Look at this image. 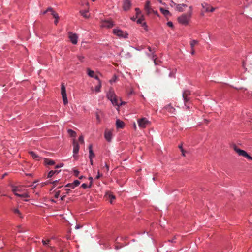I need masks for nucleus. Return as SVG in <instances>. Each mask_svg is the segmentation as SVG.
I'll return each mask as SVG.
<instances>
[{"label": "nucleus", "instance_id": "1", "mask_svg": "<svg viewBox=\"0 0 252 252\" xmlns=\"http://www.w3.org/2000/svg\"><path fill=\"white\" fill-rule=\"evenodd\" d=\"M108 98L111 101L114 105L119 106L118 100L112 88H111L107 94Z\"/></svg>", "mask_w": 252, "mask_h": 252}, {"label": "nucleus", "instance_id": "2", "mask_svg": "<svg viewBox=\"0 0 252 252\" xmlns=\"http://www.w3.org/2000/svg\"><path fill=\"white\" fill-rule=\"evenodd\" d=\"M233 149L239 155L245 157L250 160H252V158L244 150L240 149L236 145H234Z\"/></svg>", "mask_w": 252, "mask_h": 252}, {"label": "nucleus", "instance_id": "3", "mask_svg": "<svg viewBox=\"0 0 252 252\" xmlns=\"http://www.w3.org/2000/svg\"><path fill=\"white\" fill-rule=\"evenodd\" d=\"M190 17L191 16H189V15L188 13L183 14L178 18V21L182 24L187 25Z\"/></svg>", "mask_w": 252, "mask_h": 252}, {"label": "nucleus", "instance_id": "4", "mask_svg": "<svg viewBox=\"0 0 252 252\" xmlns=\"http://www.w3.org/2000/svg\"><path fill=\"white\" fill-rule=\"evenodd\" d=\"M138 126L141 128H144L150 124L149 121L146 118H142L139 119L137 121Z\"/></svg>", "mask_w": 252, "mask_h": 252}, {"label": "nucleus", "instance_id": "5", "mask_svg": "<svg viewBox=\"0 0 252 252\" xmlns=\"http://www.w3.org/2000/svg\"><path fill=\"white\" fill-rule=\"evenodd\" d=\"M12 191L14 194L15 195L18 197H29V196L27 193H24L22 194H20L17 193V192H21V189H20V187L19 186H12Z\"/></svg>", "mask_w": 252, "mask_h": 252}, {"label": "nucleus", "instance_id": "6", "mask_svg": "<svg viewBox=\"0 0 252 252\" xmlns=\"http://www.w3.org/2000/svg\"><path fill=\"white\" fill-rule=\"evenodd\" d=\"M61 94L62 95L63 104L64 105H66L68 103V100L66 93L65 87L63 83H62L61 85Z\"/></svg>", "mask_w": 252, "mask_h": 252}, {"label": "nucleus", "instance_id": "7", "mask_svg": "<svg viewBox=\"0 0 252 252\" xmlns=\"http://www.w3.org/2000/svg\"><path fill=\"white\" fill-rule=\"evenodd\" d=\"M68 38L73 44H76L78 41V36L76 33L68 32Z\"/></svg>", "mask_w": 252, "mask_h": 252}, {"label": "nucleus", "instance_id": "8", "mask_svg": "<svg viewBox=\"0 0 252 252\" xmlns=\"http://www.w3.org/2000/svg\"><path fill=\"white\" fill-rule=\"evenodd\" d=\"M114 26L113 22L111 20H105L102 21L101 26L102 27H106L107 28H112Z\"/></svg>", "mask_w": 252, "mask_h": 252}, {"label": "nucleus", "instance_id": "9", "mask_svg": "<svg viewBox=\"0 0 252 252\" xmlns=\"http://www.w3.org/2000/svg\"><path fill=\"white\" fill-rule=\"evenodd\" d=\"M190 95V92L189 90H186L183 93V98L184 99V103L186 105V103L189 100V96Z\"/></svg>", "mask_w": 252, "mask_h": 252}, {"label": "nucleus", "instance_id": "10", "mask_svg": "<svg viewBox=\"0 0 252 252\" xmlns=\"http://www.w3.org/2000/svg\"><path fill=\"white\" fill-rule=\"evenodd\" d=\"M144 9L147 14H149L152 12H154V10L152 9L150 7V1L149 0H147L145 2Z\"/></svg>", "mask_w": 252, "mask_h": 252}, {"label": "nucleus", "instance_id": "11", "mask_svg": "<svg viewBox=\"0 0 252 252\" xmlns=\"http://www.w3.org/2000/svg\"><path fill=\"white\" fill-rule=\"evenodd\" d=\"M113 33L119 37H123L124 38L127 37V34H125L123 31L119 29H114Z\"/></svg>", "mask_w": 252, "mask_h": 252}, {"label": "nucleus", "instance_id": "12", "mask_svg": "<svg viewBox=\"0 0 252 252\" xmlns=\"http://www.w3.org/2000/svg\"><path fill=\"white\" fill-rule=\"evenodd\" d=\"M202 7L205 9L206 12H213L215 10V8L213 7H210V6L207 3H202L201 4Z\"/></svg>", "mask_w": 252, "mask_h": 252}, {"label": "nucleus", "instance_id": "13", "mask_svg": "<svg viewBox=\"0 0 252 252\" xmlns=\"http://www.w3.org/2000/svg\"><path fill=\"white\" fill-rule=\"evenodd\" d=\"M131 6V3L129 0H125L123 4V9L124 10H128Z\"/></svg>", "mask_w": 252, "mask_h": 252}, {"label": "nucleus", "instance_id": "14", "mask_svg": "<svg viewBox=\"0 0 252 252\" xmlns=\"http://www.w3.org/2000/svg\"><path fill=\"white\" fill-rule=\"evenodd\" d=\"M138 20H137V23L141 24L142 27H144V29H146L147 26L146 25V23L144 22V18L143 16L141 15V17H139L138 18Z\"/></svg>", "mask_w": 252, "mask_h": 252}, {"label": "nucleus", "instance_id": "15", "mask_svg": "<svg viewBox=\"0 0 252 252\" xmlns=\"http://www.w3.org/2000/svg\"><path fill=\"white\" fill-rule=\"evenodd\" d=\"M104 136L105 139L109 142L111 141L112 139V132L109 130H106Z\"/></svg>", "mask_w": 252, "mask_h": 252}, {"label": "nucleus", "instance_id": "16", "mask_svg": "<svg viewBox=\"0 0 252 252\" xmlns=\"http://www.w3.org/2000/svg\"><path fill=\"white\" fill-rule=\"evenodd\" d=\"M187 5L185 4L176 5V10L179 12H183L184 8L187 7Z\"/></svg>", "mask_w": 252, "mask_h": 252}, {"label": "nucleus", "instance_id": "17", "mask_svg": "<svg viewBox=\"0 0 252 252\" xmlns=\"http://www.w3.org/2000/svg\"><path fill=\"white\" fill-rule=\"evenodd\" d=\"M73 153L74 154H77L79 149V147L78 143L75 140H73Z\"/></svg>", "mask_w": 252, "mask_h": 252}, {"label": "nucleus", "instance_id": "18", "mask_svg": "<svg viewBox=\"0 0 252 252\" xmlns=\"http://www.w3.org/2000/svg\"><path fill=\"white\" fill-rule=\"evenodd\" d=\"M165 109L168 112H169L171 114H174V112L175 111V109L170 104H169L165 106Z\"/></svg>", "mask_w": 252, "mask_h": 252}, {"label": "nucleus", "instance_id": "19", "mask_svg": "<svg viewBox=\"0 0 252 252\" xmlns=\"http://www.w3.org/2000/svg\"><path fill=\"white\" fill-rule=\"evenodd\" d=\"M44 163L46 165H53L55 164V162L54 160L49 159V158H44Z\"/></svg>", "mask_w": 252, "mask_h": 252}, {"label": "nucleus", "instance_id": "20", "mask_svg": "<svg viewBox=\"0 0 252 252\" xmlns=\"http://www.w3.org/2000/svg\"><path fill=\"white\" fill-rule=\"evenodd\" d=\"M89 159H92L93 158L95 157V155L94 153L93 150H92V145L90 144L89 146Z\"/></svg>", "mask_w": 252, "mask_h": 252}, {"label": "nucleus", "instance_id": "21", "mask_svg": "<svg viewBox=\"0 0 252 252\" xmlns=\"http://www.w3.org/2000/svg\"><path fill=\"white\" fill-rule=\"evenodd\" d=\"M160 10L161 13L165 16L171 15L170 12L168 10L164 9L163 8H160Z\"/></svg>", "mask_w": 252, "mask_h": 252}, {"label": "nucleus", "instance_id": "22", "mask_svg": "<svg viewBox=\"0 0 252 252\" xmlns=\"http://www.w3.org/2000/svg\"><path fill=\"white\" fill-rule=\"evenodd\" d=\"M116 126L117 128H122L124 126V123L123 121H120V120H117L116 121Z\"/></svg>", "mask_w": 252, "mask_h": 252}, {"label": "nucleus", "instance_id": "23", "mask_svg": "<svg viewBox=\"0 0 252 252\" xmlns=\"http://www.w3.org/2000/svg\"><path fill=\"white\" fill-rule=\"evenodd\" d=\"M88 10H85V11L81 10L80 11V13L85 18H88L89 17V14H88Z\"/></svg>", "mask_w": 252, "mask_h": 252}, {"label": "nucleus", "instance_id": "24", "mask_svg": "<svg viewBox=\"0 0 252 252\" xmlns=\"http://www.w3.org/2000/svg\"><path fill=\"white\" fill-rule=\"evenodd\" d=\"M52 15L55 18V20L54 21L55 24L56 25H57V24L58 23V19H59L58 14L57 13H56L55 11H53V13H52Z\"/></svg>", "mask_w": 252, "mask_h": 252}, {"label": "nucleus", "instance_id": "25", "mask_svg": "<svg viewBox=\"0 0 252 252\" xmlns=\"http://www.w3.org/2000/svg\"><path fill=\"white\" fill-rule=\"evenodd\" d=\"M29 153L30 154V155L35 159L39 160V156L36 154L34 152L30 151L29 152Z\"/></svg>", "mask_w": 252, "mask_h": 252}, {"label": "nucleus", "instance_id": "26", "mask_svg": "<svg viewBox=\"0 0 252 252\" xmlns=\"http://www.w3.org/2000/svg\"><path fill=\"white\" fill-rule=\"evenodd\" d=\"M67 132L68 133V134L71 136V137H75L76 136V132L71 130V129H68L67 130Z\"/></svg>", "mask_w": 252, "mask_h": 252}, {"label": "nucleus", "instance_id": "27", "mask_svg": "<svg viewBox=\"0 0 252 252\" xmlns=\"http://www.w3.org/2000/svg\"><path fill=\"white\" fill-rule=\"evenodd\" d=\"M101 87V82L100 80H99L98 84L95 88V91L96 92H100Z\"/></svg>", "mask_w": 252, "mask_h": 252}, {"label": "nucleus", "instance_id": "28", "mask_svg": "<svg viewBox=\"0 0 252 252\" xmlns=\"http://www.w3.org/2000/svg\"><path fill=\"white\" fill-rule=\"evenodd\" d=\"M58 173L59 172L58 171L51 170L48 173L47 177L51 178L54 175V174H58Z\"/></svg>", "mask_w": 252, "mask_h": 252}, {"label": "nucleus", "instance_id": "29", "mask_svg": "<svg viewBox=\"0 0 252 252\" xmlns=\"http://www.w3.org/2000/svg\"><path fill=\"white\" fill-rule=\"evenodd\" d=\"M88 75L91 77H94V72L91 70L90 69H87Z\"/></svg>", "mask_w": 252, "mask_h": 252}, {"label": "nucleus", "instance_id": "30", "mask_svg": "<svg viewBox=\"0 0 252 252\" xmlns=\"http://www.w3.org/2000/svg\"><path fill=\"white\" fill-rule=\"evenodd\" d=\"M197 43H198V41L197 40H193L191 41L190 42L191 48V49L193 48L194 46L195 45H196Z\"/></svg>", "mask_w": 252, "mask_h": 252}, {"label": "nucleus", "instance_id": "31", "mask_svg": "<svg viewBox=\"0 0 252 252\" xmlns=\"http://www.w3.org/2000/svg\"><path fill=\"white\" fill-rule=\"evenodd\" d=\"M135 11H136V18H138L139 17H141V11L140 10V9L138 8H135Z\"/></svg>", "mask_w": 252, "mask_h": 252}, {"label": "nucleus", "instance_id": "32", "mask_svg": "<svg viewBox=\"0 0 252 252\" xmlns=\"http://www.w3.org/2000/svg\"><path fill=\"white\" fill-rule=\"evenodd\" d=\"M103 169L106 170L107 172L109 171V165L107 162H105V166L103 167Z\"/></svg>", "mask_w": 252, "mask_h": 252}, {"label": "nucleus", "instance_id": "33", "mask_svg": "<svg viewBox=\"0 0 252 252\" xmlns=\"http://www.w3.org/2000/svg\"><path fill=\"white\" fill-rule=\"evenodd\" d=\"M14 212L16 214H17L21 218L22 217L21 216V214L19 210L18 209H15L13 210Z\"/></svg>", "mask_w": 252, "mask_h": 252}, {"label": "nucleus", "instance_id": "34", "mask_svg": "<svg viewBox=\"0 0 252 252\" xmlns=\"http://www.w3.org/2000/svg\"><path fill=\"white\" fill-rule=\"evenodd\" d=\"M53 11H54L52 8H48L46 11L43 12V14H46L48 12H50L51 13H53Z\"/></svg>", "mask_w": 252, "mask_h": 252}, {"label": "nucleus", "instance_id": "35", "mask_svg": "<svg viewBox=\"0 0 252 252\" xmlns=\"http://www.w3.org/2000/svg\"><path fill=\"white\" fill-rule=\"evenodd\" d=\"M72 183L73 184L74 186L75 187L80 184V182L78 180H76Z\"/></svg>", "mask_w": 252, "mask_h": 252}, {"label": "nucleus", "instance_id": "36", "mask_svg": "<svg viewBox=\"0 0 252 252\" xmlns=\"http://www.w3.org/2000/svg\"><path fill=\"white\" fill-rule=\"evenodd\" d=\"M42 243L44 245H46L49 244L50 242V240L48 239L47 240L45 241L44 240H42Z\"/></svg>", "mask_w": 252, "mask_h": 252}, {"label": "nucleus", "instance_id": "37", "mask_svg": "<svg viewBox=\"0 0 252 252\" xmlns=\"http://www.w3.org/2000/svg\"><path fill=\"white\" fill-rule=\"evenodd\" d=\"M96 117L97 121L99 123L101 121L99 112L97 111L96 112Z\"/></svg>", "mask_w": 252, "mask_h": 252}, {"label": "nucleus", "instance_id": "38", "mask_svg": "<svg viewBox=\"0 0 252 252\" xmlns=\"http://www.w3.org/2000/svg\"><path fill=\"white\" fill-rule=\"evenodd\" d=\"M65 187H70L72 189H74L75 188V186H74L73 184L72 183L67 184Z\"/></svg>", "mask_w": 252, "mask_h": 252}, {"label": "nucleus", "instance_id": "39", "mask_svg": "<svg viewBox=\"0 0 252 252\" xmlns=\"http://www.w3.org/2000/svg\"><path fill=\"white\" fill-rule=\"evenodd\" d=\"M109 198L110 199V202H111V203H112L113 200L115 199V196L114 195L111 194V195H109Z\"/></svg>", "mask_w": 252, "mask_h": 252}, {"label": "nucleus", "instance_id": "40", "mask_svg": "<svg viewBox=\"0 0 252 252\" xmlns=\"http://www.w3.org/2000/svg\"><path fill=\"white\" fill-rule=\"evenodd\" d=\"M73 173H74V175L76 176V177H78V175H79V171H78L77 170H75L74 169L73 170Z\"/></svg>", "mask_w": 252, "mask_h": 252}, {"label": "nucleus", "instance_id": "41", "mask_svg": "<svg viewBox=\"0 0 252 252\" xmlns=\"http://www.w3.org/2000/svg\"><path fill=\"white\" fill-rule=\"evenodd\" d=\"M102 176V174L100 173L99 171H98V172H97V175L96 176V177H95V178H96V179H99V178H100Z\"/></svg>", "mask_w": 252, "mask_h": 252}, {"label": "nucleus", "instance_id": "42", "mask_svg": "<svg viewBox=\"0 0 252 252\" xmlns=\"http://www.w3.org/2000/svg\"><path fill=\"white\" fill-rule=\"evenodd\" d=\"M189 11L188 12V14L189 15V16H191V14H192V6H190V7H189Z\"/></svg>", "mask_w": 252, "mask_h": 252}, {"label": "nucleus", "instance_id": "43", "mask_svg": "<svg viewBox=\"0 0 252 252\" xmlns=\"http://www.w3.org/2000/svg\"><path fill=\"white\" fill-rule=\"evenodd\" d=\"M77 58L79 60H80L81 62H83V60L84 58V57L83 56L79 55L77 56Z\"/></svg>", "mask_w": 252, "mask_h": 252}, {"label": "nucleus", "instance_id": "44", "mask_svg": "<svg viewBox=\"0 0 252 252\" xmlns=\"http://www.w3.org/2000/svg\"><path fill=\"white\" fill-rule=\"evenodd\" d=\"M79 141H80V142H81V143H84V139H83V136H80L79 138Z\"/></svg>", "mask_w": 252, "mask_h": 252}, {"label": "nucleus", "instance_id": "45", "mask_svg": "<svg viewBox=\"0 0 252 252\" xmlns=\"http://www.w3.org/2000/svg\"><path fill=\"white\" fill-rule=\"evenodd\" d=\"M176 5H177V4L176 3H175L174 1H171V3L170 4V5L171 7H174V6H176Z\"/></svg>", "mask_w": 252, "mask_h": 252}, {"label": "nucleus", "instance_id": "46", "mask_svg": "<svg viewBox=\"0 0 252 252\" xmlns=\"http://www.w3.org/2000/svg\"><path fill=\"white\" fill-rule=\"evenodd\" d=\"M81 187L83 189H86L87 188H89V186H87L86 184L83 183L81 185Z\"/></svg>", "mask_w": 252, "mask_h": 252}, {"label": "nucleus", "instance_id": "47", "mask_svg": "<svg viewBox=\"0 0 252 252\" xmlns=\"http://www.w3.org/2000/svg\"><path fill=\"white\" fill-rule=\"evenodd\" d=\"M167 25L170 27H171V28L173 27V24L172 22H170V21L168 22L167 23Z\"/></svg>", "mask_w": 252, "mask_h": 252}, {"label": "nucleus", "instance_id": "48", "mask_svg": "<svg viewBox=\"0 0 252 252\" xmlns=\"http://www.w3.org/2000/svg\"><path fill=\"white\" fill-rule=\"evenodd\" d=\"M89 179L90 180V183L89 187L90 188L92 184L93 178L92 177H90L89 178Z\"/></svg>", "mask_w": 252, "mask_h": 252}, {"label": "nucleus", "instance_id": "49", "mask_svg": "<svg viewBox=\"0 0 252 252\" xmlns=\"http://www.w3.org/2000/svg\"><path fill=\"white\" fill-rule=\"evenodd\" d=\"M117 78V77L116 76H114L113 78L112 79H111L110 81L111 83L113 82H115L116 81V79Z\"/></svg>", "mask_w": 252, "mask_h": 252}, {"label": "nucleus", "instance_id": "50", "mask_svg": "<svg viewBox=\"0 0 252 252\" xmlns=\"http://www.w3.org/2000/svg\"><path fill=\"white\" fill-rule=\"evenodd\" d=\"M59 195H60V191L56 192V193L55 195V198H58L59 197Z\"/></svg>", "mask_w": 252, "mask_h": 252}, {"label": "nucleus", "instance_id": "51", "mask_svg": "<svg viewBox=\"0 0 252 252\" xmlns=\"http://www.w3.org/2000/svg\"><path fill=\"white\" fill-rule=\"evenodd\" d=\"M63 166V164L62 163V164H60V165H57L56 166V168H60V167H61Z\"/></svg>", "mask_w": 252, "mask_h": 252}, {"label": "nucleus", "instance_id": "52", "mask_svg": "<svg viewBox=\"0 0 252 252\" xmlns=\"http://www.w3.org/2000/svg\"><path fill=\"white\" fill-rule=\"evenodd\" d=\"M176 239V236H175V237H174V239H172V240H169V242H172V243H174V242H175L174 240H175V239Z\"/></svg>", "mask_w": 252, "mask_h": 252}, {"label": "nucleus", "instance_id": "53", "mask_svg": "<svg viewBox=\"0 0 252 252\" xmlns=\"http://www.w3.org/2000/svg\"><path fill=\"white\" fill-rule=\"evenodd\" d=\"M181 152L183 156H185V151L183 149H182Z\"/></svg>", "mask_w": 252, "mask_h": 252}, {"label": "nucleus", "instance_id": "54", "mask_svg": "<svg viewBox=\"0 0 252 252\" xmlns=\"http://www.w3.org/2000/svg\"><path fill=\"white\" fill-rule=\"evenodd\" d=\"M95 79L97 80L98 81L99 80H100V79H99L98 76L97 75H94V77Z\"/></svg>", "mask_w": 252, "mask_h": 252}, {"label": "nucleus", "instance_id": "55", "mask_svg": "<svg viewBox=\"0 0 252 252\" xmlns=\"http://www.w3.org/2000/svg\"><path fill=\"white\" fill-rule=\"evenodd\" d=\"M195 53V51L193 48L191 49V53L192 55H194Z\"/></svg>", "mask_w": 252, "mask_h": 252}, {"label": "nucleus", "instance_id": "56", "mask_svg": "<svg viewBox=\"0 0 252 252\" xmlns=\"http://www.w3.org/2000/svg\"><path fill=\"white\" fill-rule=\"evenodd\" d=\"M137 18H136V16L135 17H132V18H131V19L132 21H135Z\"/></svg>", "mask_w": 252, "mask_h": 252}, {"label": "nucleus", "instance_id": "57", "mask_svg": "<svg viewBox=\"0 0 252 252\" xmlns=\"http://www.w3.org/2000/svg\"><path fill=\"white\" fill-rule=\"evenodd\" d=\"M58 180H55V181H53V182H52V184L55 185L56 184V183L58 182Z\"/></svg>", "mask_w": 252, "mask_h": 252}, {"label": "nucleus", "instance_id": "58", "mask_svg": "<svg viewBox=\"0 0 252 252\" xmlns=\"http://www.w3.org/2000/svg\"><path fill=\"white\" fill-rule=\"evenodd\" d=\"M90 161L91 165H92L93 164V161L92 159H90Z\"/></svg>", "mask_w": 252, "mask_h": 252}, {"label": "nucleus", "instance_id": "59", "mask_svg": "<svg viewBox=\"0 0 252 252\" xmlns=\"http://www.w3.org/2000/svg\"><path fill=\"white\" fill-rule=\"evenodd\" d=\"M80 226L79 225H77L75 226V228L77 229L80 228Z\"/></svg>", "mask_w": 252, "mask_h": 252}, {"label": "nucleus", "instance_id": "60", "mask_svg": "<svg viewBox=\"0 0 252 252\" xmlns=\"http://www.w3.org/2000/svg\"><path fill=\"white\" fill-rule=\"evenodd\" d=\"M6 175H7V174H6V173L4 174L2 176L1 178H2V179L4 178V177H5Z\"/></svg>", "mask_w": 252, "mask_h": 252}, {"label": "nucleus", "instance_id": "61", "mask_svg": "<svg viewBox=\"0 0 252 252\" xmlns=\"http://www.w3.org/2000/svg\"><path fill=\"white\" fill-rule=\"evenodd\" d=\"M154 14H156V15H158V12L157 11H154V12H153Z\"/></svg>", "mask_w": 252, "mask_h": 252}, {"label": "nucleus", "instance_id": "62", "mask_svg": "<svg viewBox=\"0 0 252 252\" xmlns=\"http://www.w3.org/2000/svg\"><path fill=\"white\" fill-rule=\"evenodd\" d=\"M179 148L182 150V149H183L182 145L179 146Z\"/></svg>", "mask_w": 252, "mask_h": 252}, {"label": "nucleus", "instance_id": "63", "mask_svg": "<svg viewBox=\"0 0 252 252\" xmlns=\"http://www.w3.org/2000/svg\"><path fill=\"white\" fill-rule=\"evenodd\" d=\"M84 178V176H81L80 177H79V179H82Z\"/></svg>", "mask_w": 252, "mask_h": 252}, {"label": "nucleus", "instance_id": "64", "mask_svg": "<svg viewBox=\"0 0 252 252\" xmlns=\"http://www.w3.org/2000/svg\"><path fill=\"white\" fill-rule=\"evenodd\" d=\"M65 190H66L67 193H68V191L70 190V189H66Z\"/></svg>", "mask_w": 252, "mask_h": 252}]
</instances>
